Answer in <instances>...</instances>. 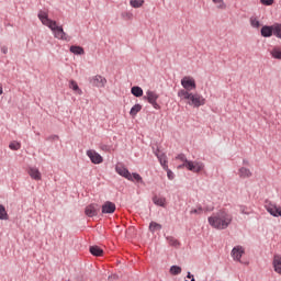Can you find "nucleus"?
<instances>
[{
  "label": "nucleus",
  "instance_id": "obj_1",
  "mask_svg": "<svg viewBox=\"0 0 281 281\" xmlns=\"http://www.w3.org/2000/svg\"><path fill=\"white\" fill-rule=\"evenodd\" d=\"M37 18L40 19L43 25H46V27H49V30H52L55 38H58L59 41H67V43L71 41V37H69L67 33H65L63 26H58L56 21L49 19L47 12L40 11Z\"/></svg>",
  "mask_w": 281,
  "mask_h": 281
},
{
  "label": "nucleus",
  "instance_id": "obj_2",
  "mask_svg": "<svg viewBox=\"0 0 281 281\" xmlns=\"http://www.w3.org/2000/svg\"><path fill=\"white\" fill-rule=\"evenodd\" d=\"M232 214L227 213L225 210H220L217 213L213 214L207 218L209 225L214 229H227L232 225L233 221Z\"/></svg>",
  "mask_w": 281,
  "mask_h": 281
},
{
  "label": "nucleus",
  "instance_id": "obj_3",
  "mask_svg": "<svg viewBox=\"0 0 281 281\" xmlns=\"http://www.w3.org/2000/svg\"><path fill=\"white\" fill-rule=\"evenodd\" d=\"M178 98L188 100L187 104H189V106H194V109H199V106L205 105V98L199 93L194 94L186 90H179Z\"/></svg>",
  "mask_w": 281,
  "mask_h": 281
},
{
  "label": "nucleus",
  "instance_id": "obj_4",
  "mask_svg": "<svg viewBox=\"0 0 281 281\" xmlns=\"http://www.w3.org/2000/svg\"><path fill=\"white\" fill-rule=\"evenodd\" d=\"M176 159H179L180 161H182V164H187V170H189L190 172H202V170H204L205 168V164L201 162V161H192V160H188V157L184 156V154H179Z\"/></svg>",
  "mask_w": 281,
  "mask_h": 281
},
{
  "label": "nucleus",
  "instance_id": "obj_5",
  "mask_svg": "<svg viewBox=\"0 0 281 281\" xmlns=\"http://www.w3.org/2000/svg\"><path fill=\"white\" fill-rule=\"evenodd\" d=\"M144 100H147V102L151 104V106L156 109V111H159V109H161V105L157 103V100H159V95L157 94V92L148 90L146 92V95L144 97Z\"/></svg>",
  "mask_w": 281,
  "mask_h": 281
},
{
  "label": "nucleus",
  "instance_id": "obj_6",
  "mask_svg": "<svg viewBox=\"0 0 281 281\" xmlns=\"http://www.w3.org/2000/svg\"><path fill=\"white\" fill-rule=\"evenodd\" d=\"M181 86L183 89L180 91H188V93H190V91H194V89H196V81L192 77H183L181 79Z\"/></svg>",
  "mask_w": 281,
  "mask_h": 281
},
{
  "label": "nucleus",
  "instance_id": "obj_7",
  "mask_svg": "<svg viewBox=\"0 0 281 281\" xmlns=\"http://www.w3.org/2000/svg\"><path fill=\"white\" fill-rule=\"evenodd\" d=\"M89 82L92 87H98V89H102L106 86V78L101 75H95L89 79Z\"/></svg>",
  "mask_w": 281,
  "mask_h": 281
},
{
  "label": "nucleus",
  "instance_id": "obj_8",
  "mask_svg": "<svg viewBox=\"0 0 281 281\" xmlns=\"http://www.w3.org/2000/svg\"><path fill=\"white\" fill-rule=\"evenodd\" d=\"M86 155H87V157H89V159L92 164L98 165V164H102V161H104V158H102V156L99 153H97L95 150L89 149V150H87Z\"/></svg>",
  "mask_w": 281,
  "mask_h": 281
},
{
  "label": "nucleus",
  "instance_id": "obj_9",
  "mask_svg": "<svg viewBox=\"0 0 281 281\" xmlns=\"http://www.w3.org/2000/svg\"><path fill=\"white\" fill-rule=\"evenodd\" d=\"M100 212V206L98 204H89L85 209L86 216H89V218H93V216H98V213Z\"/></svg>",
  "mask_w": 281,
  "mask_h": 281
},
{
  "label": "nucleus",
  "instance_id": "obj_10",
  "mask_svg": "<svg viewBox=\"0 0 281 281\" xmlns=\"http://www.w3.org/2000/svg\"><path fill=\"white\" fill-rule=\"evenodd\" d=\"M260 34L263 38H271L272 36H274L273 24L263 25L260 30Z\"/></svg>",
  "mask_w": 281,
  "mask_h": 281
},
{
  "label": "nucleus",
  "instance_id": "obj_11",
  "mask_svg": "<svg viewBox=\"0 0 281 281\" xmlns=\"http://www.w3.org/2000/svg\"><path fill=\"white\" fill-rule=\"evenodd\" d=\"M115 170L120 177H124V179H127V181H133V176L131 175V171L126 167H120L116 166Z\"/></svg>",
  "mask_w": 281,
  "mask_h": 281
},
{
  "label": "nucleus",
  "instance_id": "obj_12",
  "mask_svg": "<svg viewBox=\"0 0 281 281\" xmlns=\"http://www.w3.org/2000/svg\"><path fill=\"white\" fill-rule=\"evenodd\" d=\"M116 210L115 203L106 201L101 209L102 214H113Z\"/></svg>",
  "mask_w": 281,
  "mask_h": 281
},
{
  "label": "nucleus",
  "instance_id": "obj_13",
  "mask_svg": "<svg viewBox=\"0 0 281 281\" xmlns=\"http://www.w3.org/2000/svg\"><path fill=\"white\" fill-rule=\"evenodd\" d=\"M243 254H245V250H243V247L240 246H235L232 249L231 256L234 260H236L237 262H240V258H243Z\"/></svg>",
  "mask_w": 281,
  "mask_h": 281
},
{
  "label": "nucleus",
  "instance_id": "obj_14",
  "mask_svg": "<svg viewBox=\"0 0 281 281\" xmlns=\"http://www.w3.org/2000/svg\"><path fill=\"white\" fill-rule=\"evenodd\" d=\"M29 175L31 179H34L35 181H41L42 179L41 171L36 167H30Z\"/></svg>",
  "mask_w": 281,
  "mask_h": 281
},
{
  "label": "nucleus",
  "instance_id": "obj_15",
  "mask_svg": "<svg viewBox=\"0 0 281 281\" xmlns=\"http://www.w3.org/2000/svg\"><path fill=\"white\" fill-rule=\"evenodd\" d=\"M156 155L160 166L162 167V170H168V159L166 157V154H156Z\"/></svg>",
  "mask_w": 281,
  "mask_h": 281
},
{
  "label": "nucleus",
  "instance_id": "obj_16",
  "mask_svg": "<svg viewBox=\"0 0 281 281\" xmlns=\"http://www.w3.org/2000/svg\"><path fill=\"white\" fill-rule=\"evenodd\" d=\"M238 173H239L240 179H249V177H251V175H252L251 170H249L246 167L239 168Z\"/></svg>",
  "mask_w": 281,
  "mask_h": 281
},
{
  "label": "nucleus",
  "instance_id": "obj_17",
  "mask_svg": "<svg viewBox=\"0 0 281 281\" xmlns=\"http://www.w3.org/2000/svg\"><path fill=\"white\" fill-rule=\"evenodd\" d=\"M89 251L92 256H103L104 250L102 248H100V246H90Z\"/></svg>",
  "mask_w": 281,
  "mask_h": 281
},
{
  "label": "nucleus",
  "instance_id": "obj_18",
  "mask_svg": "<svg viewBox=\"0 0 281 281\" xmlns=\"http://www.w3.org/2000/svg\"><path fill=\"white\" fill-rule=\"evenodd\" d=\"M69 49L71 54H75L76 56H83L85 54V48H82V46L72 45Z\"/></svg>",
  "mask_w": 281,
  "mask_h": 281
},
{
  "label": "nucleus",
  "instance_id": "obj_19",
  "mask_svg": "<svg viewBox=\"0 0 281 281\" xmlns=\"http://www.w3.org/2000/svg\"><path fill=\"white\" fill-rule=\"evenodd\" d=\"M131 93L135 98H142V95H144V89H142V87H139V86H134L131 89Z\"/></svg>",
  "mask_w": 281,
  "mask_h": 281
},
{
  "label": "nucleus",
  "instance_id": "obj_20",
  "mask_svg": "<svg viewBox=\"0 0 281 281\" xmlns=\"http://www.w3.org/2000/svg\"><path fill=\"white\" fill-rule=\"evenodd\" d=\"M69 89H72V91H75V93H78V95H82V89H80L78 82H76L75 80L69 81Z\"/></svg>",
  "mask_w": 281,
  "mask_h": 281
},
{
  "label": "nucleus",
  "instance_id": "obj_21",
  "mask_svg": "<svg viewBox=\"0 0 281 281\" xmlns=\"http://www.w3.org/2000/svg\"><path fill=\"white\" fill-rule=\"evenodd\" d=\"M154 205H158V207H166V198H159L155 195L153 198Z\"/></svg>",
  "mask_w": 281,
  "mask_h": 281
},
{
  "label": "nucleus",
  "instance_id": "obj_22",
  "mask_svg": "<svg viewBox=\"0 0 281 281\" xmlns=\"http://www.w3.org/2000/svg\"><path fill=\"white\" fill-rule=\"evenodd\" d=\"M161 224L157 223V222H150L149 223V232H151V234H155V232H161Z\"/></svg>",
  "mask_w": 281,
  "mask_h": 281
},
{
  "label": "nucleus",
  "instance_id": "obj_23",
  "mask_svg": "<svg viewBox=\"0 0 281 281\" xmlns=\"http://www.w3.org/2000/svg\"><path fill=\"white\" fill-rule=\"evenodd\" d=\"M10 215H8V211H5V206L0 204V221H9Z\"/></svg>",
  "mask_w": 281,
  "mask_h": 281
},
{
  "label": "nucleus",
  "instance_id": "obj_24",
  "mask_svg": "<svg viewBox=\"0 0 281 281\" xmlns=\"http://www.w3.org/2000/svg\"><path fill=\"white\" fill-rule=\"evenodd\" d=\"M139 111H142V104L136 103L135 105L132 106V109L130 111V115H132V117H135V115H137V113H139Z\"/></svg>",
  "mask_w": 281,
  "mask_h": 281
},
{
  "label": "nucleus",
  "instance_id": "obj_25",
  "mask_svg": "<svg viewBox=\"0 0 281 281\" xmlns=\"http://www.w3.org/2000/svg\"><path fill=\"white\" fill-rule=\"evenodd\" d=\"M270 55L276 60H281V50H280V48H278V47L272 48V50L270 52Z\"/></svg>",
  "mask_w": 281,
  "mask_h": 281
},
{
  "label": "nucleus",
  "instance_id": "obj_26",
  "mask_svg": "<svg viewBox=\"0 0 281 281\" xmlns=\"http://www.w3.org/2000/svg\"><path fill=\"white\" fill-rule=\"evenodd\" d=\"M182 269L180 266H171L169 272L171 276H179L181 273Z\"/></svg>",
  "mask_w": 281,
  "mask_h": 281
},
{
  "label": "nucleus",
  "instance_id": "obj_27",
  "mask_svg": "<svg viewBox=\"0 0 281 281\" xmlns=\"http://www.w3.org/2000/svg\"><path fill=\"white\" fill-rule=\"evenodd\" d=\"M130 5L135 9L142 8V5H144V0H131Z\"/></svg>",
  "mask_w": 281,
  "mask_h": 281
},
{
  "label": "nucleus",
  "instance_id": "obj_28",
  "mask_svg": "<svg viewBox=\"0 0 281 281\" xmlns=\"http://www.w3.org/2000/svg\"><path fill=\"white\" fill-rule=\"evenodd\" d=\"M273 30H274V36L277 38H281V24L280 23H274L273 24Z\"/></svg>",
  "mask_w": 281,
  "mask_h": 281
},
{
  "label": "nucleus",
  "instance_id": "obj_29",
  "mask_svg": "<svg viewBox=\"0 0 281 281\" xmlns=\"http://www.w3.org/2000/svg\"><path fill=\"white\" fill-rule=\"evenodd\" d=\"M10 150H21V143L13 140L9 144Z\"/></svg>",
  "mask_w": 281,
  "mask_h": 281
},
{
  "label": "nucleus",
  "instance_id": "obj_30",
  "mask_svg": "<svg viewBox=\"0 0 281 281\" xmlns=\"http://www.w3.org/2000/svg\"><path fill=\"white\" fill-rule=\"evenodd\" d=\"M213 3L218 8V10H225V1L223 0H213Z\"/></svg>",
  "mask_w": 281,
  "mask_h": 281
},
{
  "label": "nucleus",
  "instance_id": "obj_31",
  "mask_svg": "<svg viewBox=\"0 0 281 281\" xmlns=\"http://www.w3.org/2000/svg\"><path fill=\"white\" fill-rule=\"evenodd\" d=\"M132 179L133 181H137V183H144V179L142 178V176L137 172H133L132 173Z\"/></svg>",
  "mask_w": 281,
  "mask_h": 281
},
{
  "label": "nucleus",
  "instance_id": "obj_32",
  "mask_svg": "<svg viewBox=\"0 0 281 281\" xmlns=\"http://www.w3.org/2000/svg\"><path fill=\"white\" fill-rule=\"evenodd\" d=\"M99 148L103 150V153H111V150L113 149L111 145H106V144H100Z\"/></svg>",
  "mask_w": 281,
  "mask_h": 281
},
{
  "label": "nucleus",
  "instance_id": "obj_33",
  "mask_svg": "<svg viewBox=\"0 0 281 281\" xmlns=\"http://www.w3.org/2000/svg\"><path fill=\"white\" fill-rule=\"evenodd\" d=\"M167 240L171 247H179V240H177L175 237H167Z\"/></svg>",
  "mask_w": 281,
  "mask_h": 281
},
{
  "label": "nucleus",
  "instance_id": "obj_34",
  "mask_svg": "<svg viewBox=\"0 0 281 281\" xmlns=\"http://www.w3.org/2000/svg\"><path fill=\"white\" fill-rule=\"evenodd\" d=\"M250 25H251V27L258 29V27H260V21L258 19L251 16L250 18Z\"/></svg>",
  "mask_w": 281,
  "mask_h": 281
},
{
  "label": "nucleus",
  "instance_id": "obj_35",
  "mask_svg": "<svg viewBox=\"0 0 281 281\" xmlns=\"http://www.w3.org/2000/svg\"><path fill=\"white\" fill-rule=\"evenodd\" d=\"M165 170L167 172V177H168L169 181H172L175 179V172H172V170H170V168H168V167Z\"/></svg>",
  "mask_w": 281,
  "mask_h": 281
},
{
  "label": "nucleus",
  "instance_id": "obj_36",
  "mask_svg": "<svg viewBox=\"0 0 281 281\" xmlns=\"http://www.w3.org/2000/svg\"><path fill=\"white\" fill-rule=\"evenodd\" d=\"M190 214H203V207L202 206H198V209L191 210Z\"/></svg>",
  "mask_w": 281,
  "mask_h": 281
},
{
  "label": "nucleus",
  "instance_id": "obj_37",
  "mask_svg": "<svg viewBox=\"0 0 281 281\" xmlns=\"http://www.w3.org/2000/svg\"><path fill=\"white\" fill-rule=\"evenodd\" d=\"M262 5H273L274 0H260Z\"/></svg>",
  "mask_w": 281,
  "mask_h": 281
},
{
  "label": "nucleus",
  "instance_id": "obj_38",
  "mask_svg": "<svg viewBox=\"0 0 281 281\" xmlns=\"http://www.w3.org/2000/svg\"><path fill=\"white\" fill-rule=\"evenodd\" d=\"M239 212H240V214L249 215V212H247V206H245V205L239 206Z\"/></svg>",
  "mask_w": 281,
  "mask_h": 281
},
{
  "label": "nucleus",
  "instance_id": "obj_39",
  "mask_svg": "<svg viewBox=\"0 0 281 281\" xmlns=\"http://www.w3.org/2000/svg\"><path fill=\"white\" fill-rule=\"evenodd\" d=\"M187 278L191 281H196V279H194V274H192V272H188L187 273Z\"/></svg>",
  "mask_w": 281,
  "mask_h": 281
},
{
  "label": "nucleus",
  "instance_id": "obj_40",
  "mask_svg": "<svg viewBox=\"0 0 281 281\" xmlns=\"http://www.w3.org/2000/svg\"><path fill=\"white\" fill-rule=\"evenodd\" d=\"M182 168H188V162H182L178 166V169L181 170Z\"/></svg>",
  "mask_w": 281,
  "mask_h": 281
},
{
  "label": "nucleus",
  "instance_id": "obj_41",
  "mask_svg": "<svg viewBox=\"0 0 281 281\" xmlns=\"http://www.w3.org/2000/svg\"><path fill=\"white\" fill-rule=\"evenodd\" d=\"M1 52H2L3 54H8V46H2V47H1Z\"/></svg>",
  "mask_w": 281,
  "mask_h": 281
},
{
  "label": "nucleus",
  "instance_id": "obj_42",
  "mask_svg": "<svg viewBox=\"0 0 281 281\" xmlns=\"http://www.w3.org/2000/svg\"><path fill=\"white\" fill-rule=\"evenodd\" d=\"M48 140H54V139H58V135H52L47 138Z\"/></svg>",
  "mask_w": 281,
  "mask_h": 281
},
{
  "label": "nucleus",
  "instance_id": "obj_43",
  "mask_svg": "<svg viewBox=\"0 0 281 281\" xmlns=\"http://www.w3.org/2000/svg\"><path fill=\"white\" fill-rule=\"evenodd\" d=\"M109 278H112L113 280H119V279H120V276H117V274H112V276H110Z\"/></svg>",
  "mask_w": 281,
  "mask_h": 281
},
{
  "label": "nucleus",
  "instance_id": "obj_44",
  "mask_svg": "<svg viewBox=\"0 0 281 281\" xmlns=\"http://www.w3.org/2000/svg\"><path fill=\"white\" fill-rule=\"evenodd\" d=\"M243 164H244V166H249V160L244 159V160H243Z\"/></svg>",
  "mask_w": 281,
  "mask_h": 281
},
{
  "label": "nucleus",
  "instance_id": "obj_45",
  "mask_svg": "<svg viewBox=\"0 0 281 281\" xmlns=\"http://www.w3.org/2000/svg\"><path fill=\"white\" fill-rule=\"evenodd\" d=\"M0 95H3V86L0 83Z\"/></svg>",
  "mask_w": 281,
  "mask_h": 281
},
{
  "label": "nucleus",
  "instance_id": "obj_46",
  "mask_svg": "<svg viewBox=\"0 0 281 281\" xmlns=\"http://www.w3.org/2000/svg\"><path fill=\"white\" fill-rule=\"evenodd\" d=\"M154 154H155L156 157H157V155H160V154H159V149H156V150L154 151Z\"/></svg>",
  "mask_w": 281,
  "mask_h": 281
}]
</instances>
